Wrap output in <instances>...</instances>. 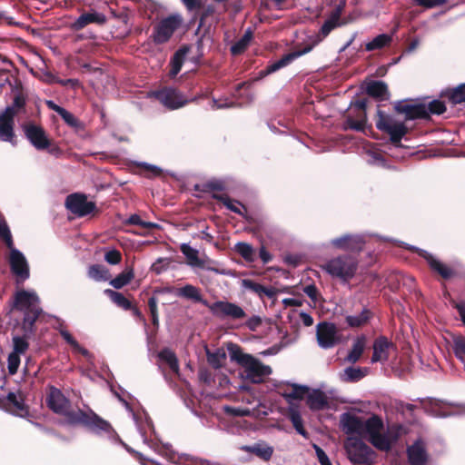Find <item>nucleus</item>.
Listing matches in <instances>:
<instances>
[{"mask_svg":"<svg viewBox=\"0 0 465 465\" xmlns=\"http://www.w3.org/2000/svg\"><path fill=\"white\" fill-rule=\"evenodd\" d=\"M158 358L160 361L165 362L173 372L179 374V361L174 351L169 348H163L159 351Z\"/></svg>","mask_w":465,"mask_h":465,"instance_id":"obj_29","label":"nucleus"},{"mask_svg":"<svg viewBox=\"0 0 465 465\" xmlns=\"http://www.w3.org/2000/svg\"><path fill=\"white\" fill-rule=\"evenodd\" d=\"M391 41V36L387 34L377 35L373 40L367 43L365 47L367 51L381 49Z\"/></svg>","mask_w":465,"mask_h":465,"instance_id":"obj_41","label":"nucleus"},{"mask_svg":"<svg viewBox=\"0 0 465 465\" xmlns=\"http://www.w3.org/2000/svg\"><path fill=\"white\" fill-rule=\"evenodd\" d=\"M343 448L347 458L354 465H371L376 460V452L360 438L348 436Z\"/></svg>","mask_w":465,"mask_h":465,"instance_id":"obj_7","label":"nucleus"},{"mask_svg":"<svg viewBox=\"0 0 465 465\" xmlns=\"http://www.w3.org/2000/svg\"><path fill=\"white\" fill-rule=\"evenodd\" d=\"M11 307L24 314L21 329L25 337L34 336L36 332L35 322L43 313L37 294L25 290L17 291L14 294Z\"/></svg>","mask_w":465,"mask_h":465,"instance_id":"obj_4","label":"nucleus"},{"mask_svg":"<svg viewBox=\"0 0 465 465\" xmlns=\"http://www.w3.org/2000/svg\"><path fill=\"white\" fill-rule=\"evenodd\" d=\"M292 427L296 430V431L299 434L302 435L304 438L308 437V434L302 426V422L299 413L297 411H295L293 409H292Z\"/></svg>","mask_w":465,"mask_h":465,"instance_id":"obj_55","label":"nucleus"},{"mask_svg":"<svg viewBox=\"0 0 465 465\" xmlns=\"http://www.w3.org/2000/svg\"><path fill=\"white\" fill-rule=\"evenodd\" d=\"M316 337L319 346L323 349L331 348L340 341L336 326L326 322L317 325Z\"/></svg>","mask_w":465,"mask_h":465,"instance_id":"obj_15","label":"nucleus"},{"mask_svg":"<svg viewBox=\"0 0 465 465\" xmlns=\"http://www.w3.org/2000/svg\"><path fill=\"white\" fill-rule=\"evenodd\" d=\"M59 115L64 120V122L71 128L76 131L84 129V124L66 109L64 108L63 111L59 114Z\"/></svg>","mask_w":465,"mask_h":465,"instance_id":"obj_40","label":"nucleus"},{"mask_svg":"<svg viewBox=\"0 0 465 465\" xmlns=\"http://www.w3.org/2000/svg\"><path fill=\"white\" fill-rule=\"evenodd\" d=\"M377 115H378V119L376 121V127L379 130L384 131L386 133L389 130H391V128L393 125H395L396 124H398L400 122V121H397L396 119H394L392 116L385 114L381 110H378Z\"/></svg>","mask_w":465,"mask_h":465,"instance_id":"obj_37","label":"nucleus"},{"mask_svg":"<svg viewBox=\"0 0 465 465\" xmlns=\"http://www.w3.org/2000/svg\"><path fill=\"white\" fill-rule=\"evenodd\" d=\"M408 458L411 465H424L427 461V453L421 440L415 441L408 448Z\"/></svg>","mask_w":465,"mask_h":465,"instance_id":"obj_23","label":"nucleus"},{"mask_svg":"<svg viewBox=\"0 0 465 465\" xmlns=\"http://www.w3.org/2000/svg\"><path fill=\"white\" fill-rule=\"evenodd\" d=\"M226 189L225 183L220 179H212L202 184H195L194 190L202 193H213L223 192Z\"/></svg>","mask_w":465,"mask_h":465,"instance_id":"obj_30","label":"nucleus"},{"mask_svg":"<svg viewBox=\"0 0 465 465\" xmlns=\"http://www.w3.org/2000/svg\"><path fill=\"white\" fill-rule=\"evenodd\" d=\"M61 336L63 337V339L68 343L70 344L73 348H79V343L78 341L72 336V334L64 330V329H61L59 331Z\"/></svg>","mask_w":465,"mask_h":465,"instance_id":"obj_60","label":"nucleus"},{"mask_svg":"<svg viewBox=\"0 0 465 465\" xmlns=\"http://www.w3.org/2000/svg\"><path fill=\"white\" fill-rule=\"evenodd\" d=\"M180 250H181L182 253L188 260V263L190 265H199L200 264V260H199V257H198V251L197 250L192 248L187 243H183L181 245V247H180Z\"/></svg>","mask_w":465,"mask_h":465,"instance_id":"obj_44","label":"nucleus"},{"mask_svg":"<svg viewBox=\"0 0 465 465\" xmlns=\"http://www.w3.org/2000/svg\"><path fill=\"white\" fill-rule=\"evenodd\" d=\"M340 428L348 436L356 434L367 439L377 450L388 451L398 439V430L389 428L384 432L382 420L377 415L366 417L358 409H351L340 416Z\"/></svg>","mask_w":465,"mask_h":465,"instance_id":"obj_1","label":"nucleus"},{"mask_svg":"<svg viewBox=\"0 0 465 465\" xmlns=\"http://www.w3.org/2000/svg\"><path fill=\"white\" fill-rule=\"evenodd\" d=\"M106 22L104 15L97 12L84 13L74 23L71 24V29L79 31L84 29L89 24L104 25Z\"/></svg>","mask_w":465,"mask_h":465,"instance_id":"obj_21","label":"nucleus"},{"mask_svg":"<svg viewBox=\"0 0 465 465\" xmlns=\"http://www.w3.org/2000/svg\"><path fill=\"white\" fill-rule=\"evenodd\" d=\"M212 198L222 203L231 212L237 213L248 220L247 208L237 200L231 199L228 194L213 193Z\"/></svg>","mask_w":465,"mask_h":465,"instance_id":"obj_22","label":"nucleus"},{"mask_svg":"<svg viewBox=\"0 0 465 465\" xmlns=\"http://www.w3.org/2000/svg\"><path fill=\"white\" fill-rule=\"evenodd\" d=\"M357 266L358 262L354 257L341 255L327 261L322 268L331 277L347 281L354 276Z\"/></svg>","mask_w":465,"mask_h":465,"instance_id":"obj_9","label":"nucleus"},{"mask_svg":"<svg viewBox=\"0 0 465 465\" xmlns=\"http://www.w3.org/2000/svg\"><path fill=\"white\" fill-rule=\"evenodd\" d=\"M394 348V345L387 338L381 336L375 340L373 343V354L371 362H385L389 359L390 351Z\"/></svg>","mask_w":465,"mask_h":465,"instance_id":"obj_18","label":"nucleus"},{"mask_svg":"<svg viewBox=\"0 0 465 465\" xmlns=\"http://www.w3.org/2000/svg\"><path fill=\"white\" fill-rule=\"evenodd\" d=\"M275 393L285 401L287 411L291 413V383L287 382L275 385Z\"/></svg>","mask_w":465,"mask_h":465,"instance_id":"obj_42","label":"nucleus"},{"mask_svg":"<svg viewBox=\"0 0 465 465\" xmlns=\"http://www.w3.org/2000/svg\"><path fill=\"white\" fill-rule=\"evenodd\" d=\"M411 249L415 250L419 255L422 256L430 264V268L437 272L440 276H442L444 279L450 278L454 272L451 268L441 262L440 260H438L436 257H434L431 253L428 252L427 251L416 248V247H411Z\"/></svg>","mask_w":465,"mask_h":465,"instance_id":"obj_17","label":"nucleus"},{"mask_svg":"<svg viewBox=\"0 0 465 465\" xmlns=\"http://www.w3.org/2000/svg\"><path fill=\"white\" fill-rule=\"evenodd\" d=\"M20 362V354L12 351L7 358V368L9 374L14 375L17 372Z\"/></svg>","mask_w":465,"mask_h":465,"instance_id":"obj_49","label":"nucleus"},{"mask_svg":"<svg viewBox=\"0 0 465 465\" xmlns=\"http://www.w3.org/2000/svg\"><path fill=\"white\" fill-rule=\"evenodd\" d=\"M0 237L5 242L7 248L13 247V237L5 221H0Z\"/></svg>","mask_w":465,"mask_h":465,"instance_id":"obj_48","label":"nucleus"},{"mask_svg":"<svg viewBox=\"0 0 465 465\" xmlns=\"http://www.w3.org/2000/svg\"><path fill=\"white\" fill-rule=\"evenodd\" d=\"M189 51L190 46L184 45L174 53L170 62L171 69L169 72V76L171 78H174L179 74L183 64L185 55L189 53Z\"/></svg>","mask_w":465,"mask_h":465,"instance_id":"obj_25","label":"nucleus"},{"mask_svg":"<svg viewBox=\"0 0 465 465\" xmlns=\"http://www.w3.org/2000/svg\"><path fill=\"white\" fill-rule=\"evenodd\" d=\"M148 307L149 312L152 318V324L154 328V332H156L159 329V314H158V306H157V299L154 296H152L148 300Z\"/></svg>","mask_w":465,"mask_h":465,"instance_id":"obj_46","label":"nucleus"},{"mask_svg":"<svg viewBox=\"0 0 465 465\" xmlns=\"http://www.w3.org/2000/svg\"><path fill=\"white\" fill-rule=\"evenodd\" d=\"M134 274L133 269L128 271H124L119 273L115 278L110 281V284L114 289H121L124 286L127 285L134 278Z\"/></svg>","mask_w":465,"mask_h":465,"instance_id":"obj_38","label":"nucleus"},{"mask_svg":"<svg viewBox=\"0 0 465 465\" xmlns=\"http://www.w3.org/2000/svg\"><path fill=\"white\" fill-rule=\"evenodd\" d=\"M370 316V312L368 310H363L358 315H350L347 316L346 322L351 327H359L367 322Z\"/></svg>","mask_w":465,"mask_h":465,"instance_id":"obj_47","label":"nucleus"},{"mask_svg":"<svg viewBox=\"0 0 465 465\" xmlns=\"http://www.w3.org/2000/svg\"><path fill=\"white\" fill-rule=\"evenodd\" d=\"M47 407L54 413L64 417V423L69 426H82L96 434H116L112 425L92 409L68 410L69 400L54 386H50L46 396Z\"/></svg>","mask_w":465,"mask_h":465,"instance_id":"obj_2","label":"nucleus"},{"mask_svg":"<svg viewBox=\"0 0 465 465\" xmlns=\"http://www.w3.org/2000/svg\"><path fill=\"white\" fill-rule=\"evenodd\" d=\"M390 134L391 141L395 144H400L402 137L407 133V127L404 123L399 122L387 132Z\"/></svg>","mask_w":465,"mask_h":465,"instance_id":"obj_39","label":"nucleus"},{"mask_svg":"<svg viewBox=\"0 0 465 465\" xmlns=\"http://www.w3.org/2000/svg\"><path fill=\"white\" fill-rule=\"evenodd\" d=\"M87 275L96 282H106L111 278L109 270L102 264H92L88 267Z\"/></svg>","mask_w":465,"mask_h":465,"instance_id":"obj_31","label":"nucleus"},{"mask_svg":"<svg viewBox=\"0 0 465 465\" xmlns=\"http://www.w3.org/2000/svg\"><path fill=\"white\" fill-rule=\"evenodd\" d=\"M31 337H25V332H23V336L15 335L13 337V348L14 352L18 354H24L29 348L28 339Z\"/></svg>","mask_w":465,"mask_h":465,"instance_id":"obj_43","label":"nucleus"},{"mask_svg":"<svg viewBox=\"0 0 465 465\" xmlns=\"http://www.w3.org/2000/svg\"><path fill=\"white\" fill-rule=\"evenodd\" d=\"M239 450L252 454L263 461L270 460L273 454V448L264 441H258L252 445H241Z\"/></svg>","mask_w":465,"mask_h":465,"instance_id":"obj_19","label":"nucleus"},{"mask_svg":"<svg viewBox=\"0 0 465 465\" xmlns=\"http://www.w3.org/2000/svg\"><path fill=\"white\" fill-rule=\"evenodd\" d=\"M446 110L445 104L443 102L439 100H433L429 103L428 107H426L427 116L429 114H440L444 113Z\"/></svg>","mask_w":465,"mask_h":465,"instance_id":"obj_51","label":"nucleus"},{"mask_svg":"<svg viewBox=\"0 0 465 465\" xmlns=\"http://www.w3.org/2000/svg\"><path fill=\"white\" fill-rule=\"evenodd\" d=\"M344 5V2H340V4L331 11L329 16L322 25L319 34L316 35V40H314L312 44L307 45L303 50L292 51V59L300 57L302 54L310 52L316 44L324 39L333 29L347 23L345 19L341 18Z\"/></svg>","mask_w":465,"mask_h":465,"instance_id":"obj_8","label":"nucleus"},{"mask_svg":"<svg viewBox=\"0 0 465 465\" xmlns=\"http://www.w3.org/2000/svg\"><path fill=\"white\" fill-rule=\"evenodd\" d=\"M23 129L25 136L35 149L43 151L52 145L51 140L48 138L45 129L41 125L29 123L25 124Z\"/></svg>","mask_w":465,"mask_h":465,"instance_id":"obj_13","label":"nucleus"},{"mask_svg":"<svg viewBox=\"0 0 465 465\" xmlns=\"http://www.w3.org/2000/svg\"><path fill=\"white\" fill-rule=\"evenodd\" d=\"M127 224L138 225L145 230L159 229L160 225L152 222H144L142 220L140 215L132 214L126 222Z\"/></svg>","mask_w":465,"mask_h":465,"instance_id":"obj_45","label":"nucleus"},{"mask_svg":"<svg viewBox=\"0 0 465 465\" xmlns=\"http://www.w3.org/2000/svg\"><path fill=\"white\" fill-rule=\"evenodd\" d=\"M65 207L78 217H84L97 211L95 203L89 202L85 194L78 193L66 197Z\"/></svg>","mask_w":465,"mask_h":465,"instance_id":"obj_11","label":"nucleus"},{"mask_svg":"<svg viewBox=\"0 0 465 465\" xmlns=\"http://www.w3.org/2000/svg\"><path fill=\"white\" fill-rule=\"evenodd\" d=\"M368 163L374 165H383L384 159L382 156L374 152H369L368 153Z\"/></svg>","mask_w":465,"mask_h":465,"instance_id":"obj_61","label":"nucleus"},{"mask_svg":"<svg viewBox=\"0 0 465 465\" xmlns=\"http://www.w3.org/2000/svg\"><path fill=\"white\" fill-rule=\"evenodd\" d=\"M367 93L381 101L389 99L388 87L385 83L381 81H373L367 85Z\"/></svg>","mask_w":465,"mask_h":465,"instance_id":"obj_28","label":"nucleus"},{"mask_svg":"<svg viewBox=\"0 0 465 465\" xmlns=\"http://www.w3.org/2000/svg\"><path fill=\"white\" fill-rule=\"evenodd\" d=\"M365 349V338L359 337L357 338L353 344L351 351L345 358V361L350 363H355L361 356L363 351Z\"/></svg>","mask_w":465,"mask_h":465,"instance_id":"obj_34","label":"nucleus"},{"mask_svg":"<svg viewBox=\"0 0 465 465\" xmlns=\"http://www.w3.org/2000/svg\"><path fill=\"white\" fill-rule=\"evenodd\" d=\"M450 100L452 104H460L465 102V84L459 85L450 94Z\"/></svg>","mask_w":465,"mask_h":465,"instance_id":"obj_50","label":"nucleus"},{"mask_svg":"<svg viewBox=\"0 0 465 465\" xmlns=\"http://www.w3.org/2000/svg\"><path fill=\"white\" fill-rule=\"evenodd\" d=\"M154 97L169 110L181 108L188 100L176 88L163 87L153 93Z\"/></svg>","mask_w":465,"mask_h":465,"instance_id":"obj_12","label":"nucleus"},{"mask_svg":"<svg viewBox=\"0 0 465 465\" xmlns=\"http://www.w3.org/2000/svg\"><path fill=\"white\" fill-rule=\"evenodd\" d=\"M395 110L404 114L408 119L427 117L426 107L420 104H409L398 103L395 104Z\"/></svg>","mask_w":465,"mask_h":465,"instance_id":"obj_24","label":"nucleus"},{"mask_svg":"<svg viewBox=\"0 0 465 465\" xmlns=\"http://www.w3.org/2000/svg\"><path fill=\"white\" fill-rule=\"evenodd\" d=\"M104 260L112 265H116L122 261V253L116 249L110 250L105 252Z\"/></svg>","mask_w":465,"mask_h":465,"instance_id":"obj_53","label":"nucleus"},{"mask_svg":"<svg viewBox=\"0 0 465 465\" xmlns=\"http://www.w3.org/2000/svg\"><path fill=\"white\" fill-rule=\"evenodd\" d=\"M294 312H297V311L292 310V313H294ZM298 315H299L301 322H302V324L304 326L309 327L313 324V319L310 314L301 311V312H298Z\"/></svg>","mask_w":465,"mask_h":465,"instance_id":"obj_64","label":"nucleus"},{"mask_svg":"<svg viewBox=\"0 0 465 465\" xmlns=\"http://www.w3.org/2000/svg\"><path fill=\"white\" fill-rule=\"evenodd\" d=\"M363 243L364 242L361 236L351 234H344L331 241V244L337 249L354 252L361 251Z\"/></svg>","mask_w":465,"mask_h":465,"instance_id":"obj_16","label":"nucleus"},{"mask_svg":"<svg viewBox=\"0 0 465 465\" xmlns=\"http://www.w3.org/2000/svg\"><path fill=\"white\" fill-rule=\"evenodd\" d=\"M234 251L241 255L246 262H252L255 261V252L252 246L244 242H239L234 246Z\"/></svg>","mask_w":465,"mask_h":465,"instance_id":"obj_36","label":"nucleus"},{"mask_svg":"<svg viewBox=\"0 0 465 465\" xmlns=\"http://www.w3.org/2000/svg\"><path fill=\"white\" fill-rule=\"evenodd\" d=\"M261 324L262 319L259 316L251 317L245 323L246 327L252 331H256Z\"/></svg>","mask_w":465,"mask_h":465,"instance_id":"obj_62","label":"nucleus"},{"mask_svg":"<svg viewBox=\"0 0 465 465\" xmlns=\"http://www.w3.org/2000/svg\"><path fill=\"white\" fill-rule=\"evenodd\" d=\"M249 43H247L243 38H240L236 43H234L231 48V54L232 55H239L242 54L248 47Z\"/></svg>","mask_w":465,"mask_h":465,"instance_id":"obj_56","label":"nucleus"},{"mask_svg":"<svg viewBox=\"0 0 465 465\" xmlns=\"http://www.w3.org/2000/svg\"><path fill=\"white\" fill-rule=\"evenodd\" d=\"M155 292L174 293L178 297L202 303L208 307L212 313L217 317H229L232 320H241L246 317L245 312L235 303L223 301L209 303L207 300L203 298L201 290L192 284H186L181 288L169 286L161 291H155Z\"/></svg>","mask_w":465,"mask_h":465,"instance_id":"obj_3","label":"nucleus"},{"mask_svg":"<svg viewBox=\"0 0 465 465\" xmlns=\"http://www.w3.org/2000/svg\"><path fill=\"white\" fill-rule=\"evenodd\" d=\"M313 448L315 450L316 456L321 465H331L327 454L324 452L322 449H321L316 444L313 445Z\"/></svg>","mask_w":465,"mask_h":465,"instance_id":"obj_58","label":"nucleus"},{"mask_svg":"<svg viewBox=\"0 0 465 465\" xmlns=\"http://www.w3.org/2000/svg\"><path fill=\"white\" fill-rule=\"evenodd\" d=\"M54 83L59 84L62 86L71 85L72 87H76L79 85V81L77 79H61L58 77H54Z\"/></svg>","mask_w":465,"mask_h":465,"instance_id":"obj_63","label":"nucleus"},{"mask_svg":"<svg viewBox=\"0 0 465 465\" xmlns=\"http://www.w3.org/2000/svg\"><path fill=\"white\" fill-rule=\"evenodd\" d=\"M291 64V52H287L283 54V56L278 61H274L268 64L264 69L261 70L258 73V76L256 80H260L264 78L265 76L279 71L280 69L287 66Z\"/></svg>","mask_w":465,"mask_h":465,"instance_id":"obj_26","label":"nucleus"},{"mask_svg":"<svg viewBox=\"0 0 465 465\" xmlns=\"http://www.w3.org/2000/svg\"><path fill=\"white\" fill-rule=\"evenodd\" d=\"M206 356L208 363L215 370L221 369L226 360V353L222 349H218L213 352L206 350Z\"/></svg>","mask_w":465,"mask_h":465,"instance_id":"obj_35","label":"nucleus"},{"mask_svg":"<svg viewBox=\"0 0 465 465\" xmlns=\"http://www.w3.org/2000/svg\"><path fill=\"white\" fill-rule=\"evenodd\" d=\"M244 286L252 291L253 292L257 293L260 297H262V292L263 285L258 282H255L252 280H244L243 281Z\"/></svg>","mask_w":465,"mask_h":465,"instance_id":"obj_59","label":"nucleus"},{"mask_svg":"<svg viewBox=\"0 0 465 465\" xmlns=\"http://www.w3.org/2000/svg\"><path fill=\"white\" fill-rule=\"evenodd\" d=\"M307 404L312 410H322L328 404V399L321 390H309Z\"/></svg>","mask_w":465,"mask_h":465,"instance_id":"obj_27","label":"nucleus"},{"mask_svg":"<svg viewBox=\"0 0 465 465\" xmlns=\"http://www.w3.org/2000/svg\"><path fill=\"white\" fill-rule=\"evenodd\" d=\"M453 350L456 357L465 363V341L462 339L455 340Z\"/></svg>","mask_w":465,"mask_h":465,"instance_id":"obj_54","label":"nucleus"},{"mask_svg":"<svg viewBox=\"0 0 465 465\" xmlns=\"http://www.w3.org/2000/svg\"><path fill=\"white\" fill-rule=\"evenodd\" d=\"M104 294L108 296L118 307L125 311L133 309V303L123 293L111 289H106L104 290Z\"/></svg>","mask_w":465,"mask_h":465,"instance_id":"obj_32","label":"nucleus"},{"mask_svg":"<svg viewBox=\"0 0 465 465\" xmlns=\"http://www.w3.org/2000/svg\"><path fill=\"white\" fill-rule=\"evenodd\" d=\"M26 105V97L23 93H17L11 105L6 106L0 114V141L16 145V135L15 133V117L24 113Z\"/></svg>","mask_w":465,"mask_h":465,"instance_id":"obj_6","label":"nucleus"},{"mask_svg":"<svg viewBox=\"0 0 465 465\" xmlns=\"http://www.w3.org/2000/svg\"><path fill=\"white\" fill-rule=\"evenodd\" d=\"M309 390L308 386L292 383V400L307 398Z\"/></svg>","mask_w":465,"mask_h":465,"instance_id":"obj_52","label":"nucleus"},{"mask_svg":"<svg viewBox=\"0 0 465 465\" xmlns=\"http://www.w3.org/2000/svg\"><path fill=\"white\" fill-rule=\"evenodd\" d=\"M367 373L366 369L360 367H348L340 374L341 379L346 382H355L362 379Z\"/></svg>","mask_w":465,"mask_h":465,"instance_id":"obj_33","label":"nucleus"},{"mask_svg":"<svg viewBox=\"0 0 465 465\" xmlns=\"http://www.w3.org/2000/svg\"><path fill=\"white\" fill-rule=\"evenodd\" d=\"M10 249L9 265L11 272L17 277V282H24L30 276L29 266L24 254L13 247Z\"/></svg>","mask_w":465,"mask_h":465,"instance_id":"obj_14","label":"nucleus"},{"mask_svg":"<svg viewBox=\"0 0 465 465\" xmlns=\"http://www.w3.org/2000/svg\"><path fill=\"white\" fill-rule=\"evenodd\" d=\"M365 127V119L355 121L351 118H348L346 121L345 128H350L356 131H363Z\"/></svg>","mask_w":465,"mask_h":465,"instance_id":"obj_57","label":"nucleus"},{"mask_svg":"<svg viewBox=\"0 0 465 465\" xmlns=\"http://www.w3.org/2000/svg\"><path fill=\"white\" fill-rule=\"evenodd\" d=\"M183 17L178 14L162 19L153 28V41L156 45L167 43L174 32L182 25Z\"/></svg>","mask_w":465,"mask_h":465,"instance_id":"obj_10","label":"nucleus"},{"mask_svg":"<svg viewBox=\"0 0 465 465\" xmlns=\"http://www.w3.org/2000/svg\"><path fill=\"white\" fill-rule=\"evenodd\" d=\"M231 360L243 368V376L252 383H261L272 373V369L251 354L244 353L238 345L229 347Z\"/></svg>","mask_w":465,"mask_h":465,"instance_id":"obj_5","label":"nucleus"},{"mask_svg":"<svg viewBox=\"0 0 465 465\" xmlns=\"http://www.w3.org/2000/svg\"><path fill=\"white\" fill-rule=\"evenodd\" d=\"M4 405L7 411L21 417L28 413V409L21 393L17 395L15 392H9L4 400Z\"/></svg>","mask_w":465,"mask_h":465,"instance_id":"obj_20","label":"nucleus"}]
</instances>
